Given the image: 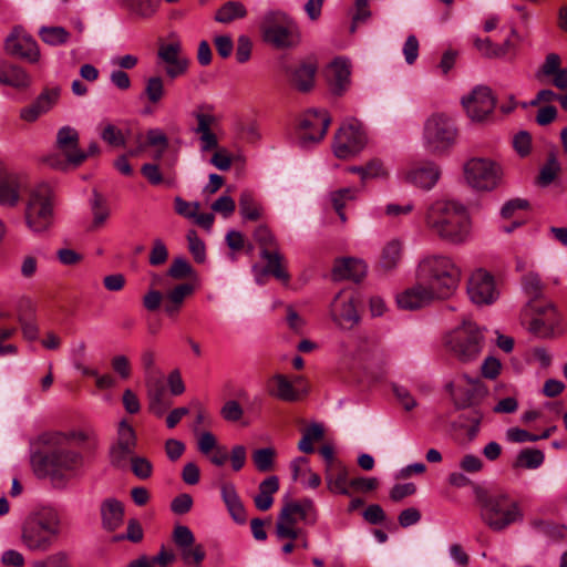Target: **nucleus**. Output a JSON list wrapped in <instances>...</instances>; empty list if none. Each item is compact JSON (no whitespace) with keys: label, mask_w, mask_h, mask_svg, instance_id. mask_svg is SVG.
Segmentation results:
<instances>
[{"label":"nucleus","mask_w":567,"mask_h":567,"mask_svg":"<svg viewBox=\"0 0 567 567\" xmlns=\"http://www.w3.org/2000/svg\"><path fill=\"white\" fill-rule=\"evenodd\" d=\"M267 389L269 395L285 402L299 400L300 394L286 375L277 373L268 380Z\"/></svg>","instance_id":"obj_33"},{"label":"nucleus","mask_w":567,"mask_h":567,"mask_svg":"<svg viewBox=\"0 0 567 567\" xmlns=\"http://www.w3.org/2000/svg\"><path fill=\"white\" fill-rule=\"evenodd\" d=\"M317 66L312 62H301L289 70L290 83L300 92H308L313 87Z\"/></svg>","instance_id":"obj_35"},{"label":"nucleus","mask_w":567,"mask_h":567,"mask_svg":"<svg viewBox=\"0 0 567 567\" xmlns=\"http://www.w3.org/2000/svg\"><path fill=\"white\" fill-rule=\"evenodd\" d=\"M434 300L439 299L423 282H420L419 280H416V284L413 287L404 290L396 297L398 306L405 310L420 309Z\"/></svg>","instance_id":"obj_26"},{"label":"nucleus","mask_w":567,"mask_h":567,"mask_svg":"<svg viewBox=\"0 0 567 567\" xmlns=\"http://www.w3.org/2000/svg\"><path fill=\"white\" fill-rule=\"evenodd\" d=\"M252 51V42L248 35L241 34L237 39L236 60L238 63L249 61Z\"/></svg>","instance_id":"obj_60"},{"label":"nucleus","mask_w":567,"mask_h":567,"mask_svg":"<svg viewBox=\"0 0 567 567\" xmlns=\"http://www.w3.org/2000/svg\"><path fill=\"white\" fill-rule=\"evenodd\" d=\"M42 442L49 450L32 456L34 471L39 475L49 476L54 483H65L80 475L84 457L69 447L70 436L62 432L47 433Z\"/></svg>","instance_id":"obj_1"},{"label":"nucleus","mask_w":567,"mask_h":567,"mask_svg":"<svg viewBox=\"0 0 567 567\" xmlns=\"http://www.w3.org/2000/svg\"><path fill=\"white\" fill-rule=\"evenodd\" d=\"M367 144V135L362 123L357 118L347 120L338 130L334 137V154L347 158L359 153Z\"/></svg>","instance_id":"obj_13"},{"label":"nucleus","mask_w":567,"mask_h":567,"mask_svg":"<svg viewBox=\"0 0 567 567\" xmlns=\"http://www.w3.org/2000/svg\"><path fill=\"white\" fill-rule=\"evenodd\" d=\"M441 176L439 166L432 162L414 165L405 173V181L419 188L430 190Z\"/></svg>","instance_id":"obj_27"},{"label":"nucleus","mask_w":567,"mask_h":567,"mask_svg":"<svg viewBox=\"0 0 567 567\" xmlns=\"http://www.w3.org/2000/svg\"><path fill=\"white\" fill-rule=\"evenodd\" d=\"M524 292L529 297L528 307L538 305L537 300L543 296L544 285L535 272L524 275L522 279Z\"/></svg>","instance_id":"obj_45"},{"label":"nucleus","mask_w":567,"mask_h":567,"mask_svg":"<svg viewBox=\"0 0 567 567\" xmlns=\"http://www.w3.org/2000/svg\"><path fill=\"white\" fill-rule=\"evenodd\" d=\"M350 64L346 59L333 60L327 69V80L334 95H342L350 86Z\"/></svg>","instance_id":"obj_28"},{"label":"nucleus","mask_w":567,"mask_h":567,"mask_svg":"<svg viewBox=\"0 0 567 567\" xmlns=\"http://www.w3.org/2000/svg\"><path fill=\"white\" fill-rule=\"evenodd\" d=\"M254 238L260 247V257L266 261L264 274L287 282L290 276L284 267V256L279 251L274 234L267 226H259L254 231Z\"/></svg>","instance_id":"obj_10"},{"label":"nucleus","mask_w":567,"mask_h":567,"mask_svg":"<svg viewBox=\"0 0 567 567\" xmlns=\"http://www.w3.org/2000/svg\"><path fill=\"white\" fill-rule=\"evenodd\" d=\"M424 223L440 239L461 245L471 236V219L466 207L450 199H436L426 209Z\"/></svg>","instance_id":"obj_2"},{"label":"nucleus","mask_w":567,"mask_h":567,"mask_svg":"<svg viewBox=\"0 0 567 567\" xmlns=\"http://www.w3.org/2000/svg\"><path fill=\"white\" fill-rule=\"evenodd\" d=\"M358 189L354 187H344L332 192L330 195L331 203L333 205L334 210L340 217L342 223L347 221L346 214L343 212L347 202L353 200L357 197Z\"/></svg>","instance_id":"obj_46"},{"label":"nucleus","mask_w":567,"mask_h":567,"mask_svg":"<svg viewBox=\"0 0 567 567\" xmlns=\"http://www.w3.org/2000/svg\"><path fill=\"white\" fill-rule=\"evenodd\" d=\"M188 249L196 262L202 264L206 259V247L204 241L197 236L196 230L190 229L187 233Z\"/></svg>","instance_id":"obj_53"},{"label":"nucleus","mask_w":567,"mask_h":567,"mask_svg":"<svg viewBox=\"0 0 567 567\" xmlns=\"http://www.w3.org/2000/svg\"><path fill=\"white\" fill-rule=\"evenodd\" d=\"M101 138L112 147H124L126 145V136L122 130L112 123H106L101 127Z\"/></svg>","instance_id":"obj_51"},{"label":"nucleus","mask_w":567,"mask_h":567,"mask_svg":"<svg viewBox=\"0 0 567 567\" xmlns=\"http://www.w3.org/2000/svg\"><path fill=\"white\" fill-rule=\"evenodd\" d=\"M193 116L197 121V126L194 128V133L199 134L202 132L212 131V126L216 123V116L213 114V107L207 104H202L196 107L193 112Z\"/></svg>","instance_id":"obj_47"},{"label":"nucleus","mask_w":567,"mask_h":567,"mask_svg":"<svg viewBox=\"0 0 567 567\" xmlns=\"http://www.w3.org/2000/svg\"><path fill=\"white\" fill-rule=\"evenodd\" d=\"M446 350L461 362L476 360L484 344L482 329L472 320H463L445 336Z\"/></svg>","instance_id":"obj_8"},{"label":"nucleus","mask_w":567,"mask_h":567,"mask_svg":"<svg viewBox=\"0 0 567 567\" xmlns=\"http://www.w3.org/2000/svg\"><path fill=\"white\" fill-rule=\"evenodd\" d=\"M59 94L60 92L58 89L44 90L34 101L35 107H39L40 111L47 113L56 103Z\"/></svg>","instance_id":"obj_58"},{"label":"nucleus","mask_w":567,"mask_h":567,"mask_svg":"<svg viewBox=\"0 0 567 567\" xmlns=\"http://www.w3.org/2000/svg\"><path fill=\"white\" fill-rule=\"evenodd\" d=\"M276 451L272 447L255 450L251 458L257 471L261 473L270 472L275 465Z\"/></svg>","instance_id":"obj_49"},{"label":"nucleus","mask_w":567,"mask_h":567,"mask_svg":"<svg viewBox=\"0 0 567 567\" xmlns=\"http://www.w3.org/2000/svg\"><path fill=\"white\" fill-rule=\"evenodd\" d=\"M56 258L63 266H76L83 260V255L71 248H60Z\"/></svg>","instance_id":"obj_64"},{"label":"nucleus","mask_w":567,"mask_h":567,"mask_svg":"<svg viewBox=\"0 0 567 567\" xmlns=\"http://www.w3.org/2000/svg\"><path fill=\"white\" fill-rule=\"evenodd\" d=\"M220 415L228 422H237L243 417L244 410L237 401L229 400L223 405Z\"/></svg>","instance_id":"obj_62"},{"label":"nucleus","mask_w":567,"mask_h":567,"mask_svg":"<svg viewBox=\"0 0 567 567\" xmlns=\"http://www.w3.org/2000/svg\"><path fill=\"white\" fill-rule=\"evenodd\" d=\"M146 394L148 400V410L157 417L163 416L171 406V402L165 399L166 388L163 373H152L145 377Z\"/></svg>","instance_id":"obj_23"},{"label":"nucleus","mask_w":567,"mask_h":567,"mask_svg":"<svg viewBox=\"0 0 567 567\" xmlns=\"http://www.w3.org/2000/svg\"><path fill=\"white\" fill-rule=\"evenodd\" d=\"M174 207L175 212L185 217V218H193L196 216V213L199 210V203L198 202H186L182 197H176L174 199Z\"/></svg>","instance_id":"obj_63"},{"label":"nucleus","mask_w":567,"mask_h":567,"mask_svg":"<svg viewBox=\"0 0 567 567\" xmlns=\"http://www.w3.org/2000/svg\"><path fill=\"white\" fill-rule=\"evenodd\" d=\"M131 470L133 474L140 480H147L153 474L152 463L143 456L131 457Z\"/></svg>","instance_id":"obj_54"},{"label":"nucleus","mask_w":567,"mask_h":567,"mask_svg":"<svg viewBox=\"0 0 567 567\" xmlns=\"http://www.w3.org/2000/svg\"><path fill=\"white\" fill-rule=\"evenodd\" d=\"M535 317L529 323V330L540 338H551L563 332L561 318L551 302L544 306L536 305L530 308Z\"/></svg>","instance_id":"obj_17"},{"label":"nucleus","mask_w":567,"mask_h":567,"mask_svg":"<svg viewBox=\"0 0 567 567\" xmlns=\"http://www.w3.org/2000/svg\"><path fill=\"white\" fill-rule=\"evenodd\" d=\"M371 16L369 0H355L354 13L352 16L351 32L355 31L359 23L365 22Z\"/></svg>","instance_id":"obj_59"},{"label":"nucleus","mask_w":567,"mask_h":567,"mask_svg":"<svg viewBox=\"0 0 567 567\" xmlns=\"http://www.w3.org/2000/svg\"><path fill=\"white\" fill-rule=\"evenodd\" d=\"M193 292L194 286L192 284L184 282L167 291L164 298L169 299L173 303L183 307L185 299L192 296Z\"/></svg>","instance_id":"obj_55"},{"label":"nucleus","mask_w":567,"mask_h":567,"mask_svg":"<svg viewBox=\"0 0 567 567\" xmlns=\"http://www.w3.org/2000/svg\"><path fill=\"white\" fill-rule=\"evenodd\" d=\"M39 35L43 42L50 45H62L70 39V32L63 27H42Z\"/></svg>","instance_id":"obj_48"},{"label":"nucleus","mask_w":567,"mask_h":567,"mask_svg":"<svg viewBox=\"0 0 567 567\" xmlns=\"http://www.w3.org/2000/svg\"><path fill=\"white\" fill-rule=\"evenodd\" d=\"M279 489V478L276 475L268 476L258 486V494L254 497L255 506L261 511H268L274 504L272 495Z\"/></svg>","instance_id":"obj_36"},{"label":"nucleus","mask_w":567,"mask_h":567,"mask_svg":"<svg viewBox=\"0 0 567 567\" xmlns=\"http://www.w3.org/2000/svg\"><path fill=\"white\" fill-rule=\"evenodd\" d=\"M456 130L451 120L442 114L432 115L424 125V140L432 153L446 151L455 141Z\"/></svg>","instance_id":"obj_12"},{"label":"nucleus","mask_w":567,"mask_h":567,"mask_svg":"<svg viewBox=\"0 0 567 567\" xmlns=\"http://www.w3.org/2000/svg\"><path fill=\"white\" fill-rule=\"evenodd\" d=\"M415 279L423 282L437 299L450 298L457 289L461 269L445 255H427L417 264Z\"/></svg>","instance_id":"obj_3"},{"label":"nucleus","mask_w":567,"mask_h":567,"mask_svg":"<svg viewBox=\"0 0 567 567\" xmlns=\"http://www.w3.org/2000/svg\"><path fill=\"white\" fill-rule=\"evenodd\" d=\"M55 197L52 187L40 183L30 188L24 218L28 228L33 233H44L54 224Z\"/></svg>","instance_id":"obj_6"},{"label":"nucleus","mask_w":567,"mask_h":567,"mask_svg":"<svg viewBox=\"0 0 567 567\" xmlns=\"http://www.w3.org/2000/svg\"><path fill=\"white\" fill-rule=\"evenodd\" d=\"M474 45L483 55L488 58L501 56L505 53V50L498 45L493 44L489 38H476Z\"/></svg>","instance_id":"obj_61"},{"label":"nucleus","mask_w":567,"mask_h":567,"mask_svg":"<svg viewBox=\"0 0 567 567\" xmlns=\"http://www.w3.org/2000/svg\"><path fill=\"white\" fill-rule=\"evenodd\" d=\"M467 183L481 190L494 189L502 179V168L486 158H472L464 166Z\"/></svg>","instance_id":"obj_11"},{"label":"nucleus","mask_w":567,"mask_h":567,"mask_svg":"<svg viewBox=\"0 0 567 567\" xmlns=\"http://www.w3.org/2000/svg\"><path fill=\"white\" fill-rule=\"evenodd\" d=\"M315 512V504L310 498L285 503L276 523L277 537L279 539H297L300 534V529L296 527L297 523L307 520Z\"/></svg>","instance_id":"obj_9"},{"label":"nucleus","mask_w":567,"mask_h":567,"mask_svg":"<svg viewBox=\"0 0 567 567\" xmlns=\"http://www.w3.org/2000/svg\"><path fill=\"white\" fill-rule=\"evenodd\" d=\"M330 122L331 117L326 110L310 109L306 111L298 125L300 146L308 147L310 144L320 142L324 137Z\"/></svg>","instance_id":"obj_14"},{"label":"nucleus","mask_w":567,"mask_h":567,"mask_svg":"<svg viewBox=\"0 0 567 567\" xmlns=\"http://www.w3.org/2000/svg\"><path fill=\"white\" fill-rule=\"evenodd\" d=\"M559 172H560V164L557 159L556 153L550 152L548 154L545 165L540 169V173L538 176V183L542 186H547V185L551 184L555 181V178L557 177Z\"/></svg>","instance_id":"obj_50"},{"label":"nucleus","mask_w":567,"mask_h":567,"mask_svg":"<svg viewBox=\"0 0 567 567\" xmlns=\"http://www.w3.org/2000/svg\"><path fill=\"white\" fill-rule=\"evenodd\" d=\"M90 204L93 216L91 228L99 229L106 223L111 214L107 200L97 190H93Z\"/></svg>","instance_id":"obj_40"},{"label":"nucleus","mask_w":567,"mask_h":567,"mask_svg":"<svg viewBox=\"0 0 567 567\" xmlns=\"http://www.w3.org/2000/svg\"><path fill=\"white\" fill-rule=\"evenodd\" d=\"M79 133L71 126H63L56 133L55 146L62 155L69 157L72 167L80 166L86 159L84 151L79 147Z\"/></svg>","instance_id":"obj_24"},{"label":"nucleus","mask_w":567,"mask_h":567,"mask_svg":"<svg viewBox=\"0 0 567 567\" xmlns=\"http://www.w3.org/2000/svg\"><path fill=\"white\" fill-rule=\"evenodd\" d=\"M367 275V265L357 258H342L337 260L333 269L332 277L334 280L349 279L354 282L361 281Z\"/></svg>","instance_id":"obj_29"},{"label":"nucleus","mask_w":567,"mask_h":567,"mask_svg":"<svg viewBox=\"0 0 567 567\" xmlns=\"http://www.w3.org/2000/svg\"><path fill=\"white\" fill-rule=\"evenodd\" d=\"M262 40L276 49L295 48L300 42L297 22L282 10H268L259 23Z\"/></svg>","instance_id":"obj_7"},{"label":"nucleus","mask_w":567,"mask_h":567,"mask_svg":"<svg viewBox=\"0 0 567 567\" xmlns=\"http://www.w3.org/2000/svg\"><path fill=\"white\" fill-rule=\"evenodd\" d=\"M326 481L330 492L349 495L348 470L341 464L333 468V471H326Z\"/></svg>","instance_id":"obj_39"},{"label":"nucleus","mask_w":567,"mask_h":567,"mask_svg":"<svg viewBox=\"0 0 567 567\" xmlns=\"http://www.w3.org/2000/svg\"><path fill=\"white\" fill-rule=\"evenodd\" d=\"M194 270L185 258H175L167 271V275L174 279H185L193 275Z\"/></svg>","instance_id":"obj_56"},{"label":"nucleus","mask_w":567,"mask_h":567,"mask_svg":"<svg viewBox=\"0 0 567 567\" xmlns=\"http://www.w3.org/2000/svg\"><path fill=\"white\" fill-rule=\"evenodd\" d=\"M22 187L23 182L19 176L0 172V205L16 206L20 199Z\"/></svg>","instance_id":"obj_32"},{"label":"nucleus","mask_w":567,"mask_h":567,"mask_svg":"<svg viewBox=\"0 0 567 567\" xmlns=\"http://www.w3.org/2000/svg\"><path fill=\"white\" fill-rule=\"evenodd\" d=\"M239 213L246 220L256 221L262 216V206L255 195L249 190H244L238 200Z\"/></svg>","instance_id":"obj_38"},{"label":"nucleus","mask_w":567,"mask_h":567,"mask_svg":"<svg viewBox=\"0 0 567 567\" xmlns=\"http://www.w3.org/2000/svg\"><path fill=\"white\" fill-rule=\"evenodd\" d=\"M167 258L168 250L163 240L159 238L154 239L148 258L150 264L152 266H161L166 262Z\"/></svg>","instance_id":"obj_57"},{"label":"nucleus","mask_w":567,"mask_h":567,"mask_svg":"<svg viewBox=\"0 0 567 567\" xmlns=\"http://www.w3.org/2000/svg\"><path fill=\"white\" fill-rule=\"evenodd\" d=\"M60 523L59 514L53 508L31 512L21 525L22 545L33 553L49 551L60 534Z\"/></svg>","instance_id":"obj_5"},{"label":"nucleus","mask_w":567,"mask_h":567,"mask_svg":"<svg viewBox=\"0 0 567 567\" xmlns=\"http://www.w3.org/2000/svg\"><path fill=\"white\" fill-rule=\"evenodd\" d=\"M530 526L555 542L563 540L567 537V527L565 525L535 518L530 520Z\"/></svg>","instance_id":"obj_44"},{"label":"nucleus","mask_w":567,"mask_h":567,"mask_svg":"<svg viewBox=\"0 0 567 567\" xmlns=\"http://www.w3.org/2000/svg\"><path fill=\"white\" fill-rule=\"evenodd\" d=\"M182 47L179 42L162 44L158 48V58L167 64L166 74L171 79L183 75L188 66V60L181 54Z\"/></svg>","instance_id":"obj_25"},{"label":"nucleus","mask_w":567,"mask_h":567,"mask_svg":"<svg viewBox=\"0 0 567 567\" xmlns=\"http://www.w3.org/2000/svg\"><path fill=\"white\" fill-rule=\"evenodd\" d=\"M447 390L456 409H466L476 405L485 395L486 390L480 381L467 379L465 383H450Z\"/></svg>","instance_id":"obj_22"},{"label":"nucleus","mask_w":567,"mask_h":567,"mask_svg":"<svg viewBox=\"0 0 567 567\" xmlns=\"http://www.w3.org/2000/svg\"><path fill=\"white\" fill-rule=\"evenodd\" d=\"M6 52L30 63H37L40 59V50L37 41L27 32L14 29L6 39Z\"/></svg>","instance_id":"obj_21"},{"label":"nucleus","mask_w":567,"mask_h":567,"mask_svg":"<svg viewBox=\"0 0 567 567\" xmlns=\"http://www.w3.org/2000/svg\"><path fill=\"white\" fill-rule=\"evenodd\" d=\"M462 104L472 121H484L494 110L496 101L488 86L478 85L462 99Z\"/></svg>","instance_id":"obj_20"},{"label":"nucleus","mask_w":567,"mask_h":567,"mask_svg":"<svg viewBox=\"0 0 567 567\" xmlns=\"http://www.w3.org/2000/svg\"><path fill=\"white\" fill-rule=\"evenodd\" d=\"M482 522L493 532H503L524 518L519 504L507 493L475 488Z\"/></svg>","instance_id":"obj_4"},{"label":"nucleus","mask_w":567,"mask_h":567,"mask_svg":"<svg viewBox=\"0 0 567 567\" xmlns=\"http://www.w3.org/2000/svg\"><path fill=\"white\" fill-rule=\"evenodd\" d=\"M402 258V244L393 239L389 241L382 249L380 257V267L384 271H391L398 267Z\"/></svg>","instance_id":"obj_42"},{"label":"nucleus","mask_w":567,"mask_h":567,"mask_svg":"<svg viewBox=\"0 0 567 567\" xmlns=\"http://www.w3.org/2000/svg\"><path fill=\"white\" fill-rule=\"evenodd\" d=\"M102 526L109 532L116 530L124 519L123 503L116 498H105L100 506Z\"/></svg>","instance_id":"obj_30"},{"label":"nucleus","mask_w":567,"mask_h":567,"mask_svg":"<svg viewBox=\"0 0 567 567\" xmlns=\"http://www.w3.org/2000/svg\"><path fill=\"white\" fill-rule=\"evenodd\" d=\"M144 93L152 104H157L165 96L164 80L161 76H151L147 79Z\"/></svg>","instance_id":"obj_52"},{"label":"nucleus","mask_w":567,"mask_h":567,"mask_svg":"<svg viewBox=\"0 0 567 567\" xmlns=\"http://www.w3.org/2000/svg\"><path fill=\"white\" fill-rule=\"evenodd\" d=\"M467 295L477 306L494 303L499 297L494 276L484 269L475 270L467 282Z\"/></svg>","instance_id":"obj_15"},{"label":"nucleus","mask_w":567,"mask_h":567,"mask_svg":"<svg viewBox=\"0 0 567 567\" xmlns=\"http://www.w3.org/2000/svg\"><path fill=\"white\" fill-rule=\"evenodd\" d=\"M545 461V454L538 449H523L513 462L514 468L536 470Z\"/></svg>","instance_id":"obj_41"},{"label":"nucleus","mask_w":567,"mask_h":567,"mask_svg":"<svg viewBox=\"0 0 567 567\" xmlns=\"http://www.w3.org/2000/svg\"><path fill=\"white\" fill-rule=\"evenodd\" d=\"M172 538L185 565L202 566L206 553L203 545L195 543V536L189 527L185 525L175 526Z\"/></svg>","instance_id":"obj_16"},{"label":"nucleus","mask_w":567,"mask_h":567,"mask_svg":"<svg viewBox=\"0 0 567 567\" xmlns=\"http://www.w3.org/2000/svg\"><path fill=\"white\" fill-rule=\"evenodd\" d=\"M220 494L231 518L238 524H245L247 520L246 509L235 485L233 483H223L220 485Z\"/></svg>","instance_id":"obj_31"},{"label":"nucleus","mask_w":567,"mask_h":567,"mask_svg":"<svg viewBox=\"0 0 567 567\" xmlns=\"http://www.w3.org/2000/svg\"><path fill=\"white\" fill-rule=\"evenodd\" d=\"M123 2L131 14L148 19L157 11L161 0H123Z\"/></svg>","instance_id":"obj_43"},{"label":"nucleus","mask_w":567,"mask_h":567,"mask_svg":"<svg viewBox=\"0 0 567 567\" xmlns=\"http://www.w3.org/2000/svg\"><path fill=\"white\" fill-rule=\"evenodd\" d=\"M0 84L27 89L31 84V76L20 65L2 62L0 63Z\"/></svg>","instance_id":"obj_34"},{"label":"nucleus","mask_w":567,"mask_h":567,"mask_svg":"<svg viewBox=\"0 0 567 567\" xmlns=\"http://www.w3.org/2000/svg\"><path fill=\"white\" fill-rule=\"evenodd\" d=\"M136 445L135 430L125 420H122L118 424L116 442L110 449L111 464L118 468L125 467L128 460L134 456Z\"/></svg>","instance_id":"obj_18"},{"label":"nucleus","mask_w":567,"mask_h":567,"mask_svg":"<svg viewBox=\"0 0 567 567\" xmlns=\"http://www.w3.org/2000/svg\"><path fill=\"white\" fill-rule=\"evenodd\" d=\"M330 316L341 329H352L360 320L354 293L350 290L340 291L330 305Z\"/></svg>","instance_id":"obj_19"},{"label":"nucleus","mask_w":567,"mask_h":567,"mask_svg":"<svg viewBox=\"0 0 567 567\" xmlns=\"http://www.w3.org/2000/svg\"><path fill=\"white\" fill-rule=\"evenodd\" d=\"M248 14L245 4L240 1H227L215 13V21L228 24L235 20L244 19Z\"/></svg>","instance_id":"obj_37"}]
</instances>
